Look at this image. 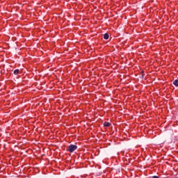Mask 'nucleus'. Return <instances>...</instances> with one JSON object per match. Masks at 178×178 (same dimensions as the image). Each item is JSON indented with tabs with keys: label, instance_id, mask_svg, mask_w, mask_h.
<instances>
[{
	"label": "nucleus",
	"instance_id": "obj_1",
	"mask_svg": "<svg viewBox=\"0 0 178 178\" xmlns=\"http://www.w3.org/2000/svg\"><path fill=\"white\" fill-rule=\"evenodd\" d=\"M76 149H77V145H70L67 148L69 152H74Z\"/></svg>",
	"mask_w": 178,
	"mask_h": 178
},
{
	"label": "nucleus",
	"instance_id": "obj_2",
	"mask_svg": "<svg viewBox=\"0 0 178 178\" xmlns=\"http://www.w3.org/2000/svg\"><path fill=\"white\" fill-rule=\"evenodd\" d=\"M104 127H111V123L108 122H105L104 123Z\"/></svg>",
	"mask_w": 178,
	"mask_h": 178
},
{
	"label": "nucleus",
	"instance_id": "obj_3",
	"mask_svg": "<svg viewBox=\"0 0 178 178\" xmlns=\"http://www.w3.org/2000/svg\"><path fill=\"white\" fill-rule=\"evenodd\" d=\"M104 40H108L109 38V34L105 33L104 35Z\"/></svg>",
	"mask_w": 178,
	"mask_h": 178
},
{
	"label": "nucleus",
	"instance_id": "obj_4",
	"mask_svg": "<svg viewBox=\"0 0 178 178\" xmlns=\"http://www.w3.org/2000/svg\"><path fill=\"white\" fill-rule=\"evenodd\" d=\"M173 84L174 86H175V87H178V80L177 79L175 80L173 82Z\"/></svg>",
	"mask_w": 178,
	"mask_h": 178
},
{
	"label": "nucleus",
	"instance_id": "obj_5",
	"mask_svg": "<svg viewBox=\"0 0 178 178\" xmlns=\"http://www.w3.org/2000/svg\"><path fill=\"white\" fill-rule=\"evenodd\" d=\"M19 69L15 70H14V74L17 75V74L19 73Z\"/></svg>",
	"mask_w": 178,
	"mask_h": 178
}]
</instances>
